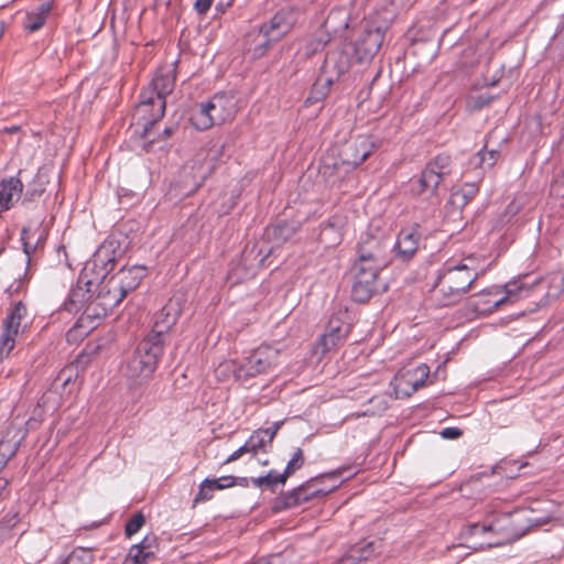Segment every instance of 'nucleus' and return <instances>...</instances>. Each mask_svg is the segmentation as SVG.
<instances>
[{
  "instance_id": "obj_42",
  "label": "nucleus",
  "mask_w": 564,
  "mask_h": 564,
  "mask_svg": "<svg viewBox=\"0 0 564 564\" xmlns=\"http://www.w3.org/2000/svg\"><path fill=\"white\" fill-rule=\"evenodd\" d=\"M492 100V97L489 96V95H478V96H473L470 97V101L473 102V108L475 109H480L485 106H487L490 101Z\"/></svg>"
},
{
  "instance_id": "obj_24",
  "label": "nucleus",
  "mask_w": 564,
  "mask_h": 564,
  "mask_svg": "<svg viewBox=\"0 0 564 564\" xmlns=\"http://www.w3.org/2000/svg\"><path fill=\"white\" fill-rule=\"evenodd\" d=\"M23 184L18 177L0 182V213L9 210L21 197Z\"/></svg>"
},
{
  "instance_id": "obj_6",
  "label": "nucleus",
  "mask_w": 564,
  "mask_h": 564,
  "mask_svg": "<svg viewBox=\"0 0 564 564\" xmlns=\"http://www.w3.org/2000/svg\"><path fill=\"white\" fill-rule=\"evenodd\" d=\"M503 290L505 295L499 297L501 293L499 288L478 293L470 299L469 305L477 314H488L506 303H514L529 296L531 288L521 280H516L507 283Z\"/></svg>"
},
{
  "instance_id": "obj_19",
  "label": "nucleus",
  "mask_w": 564,
  "mask_h": 564,
  "mask_svg": "<svg viewBox=\"0 0 564 564\" xmlns=\"http://www.w3.org/2000/svg\"><path fill=\"white\" fill-rule=\"evenodd\" d=\"M158 539L155 535H147L143 540L130 547L123 564H149L155 558L158 552Z\"/></svg>"
},
{
  "instance_id": "obj_48",
  "label": "nucleus",
  "mask_w": 564,
  "mask_h": 564,
  "mask_svg": "<svg viewBox=\"0 0 564 564\" xmlns=\"http://www.w3.org/2000/svg\"><path fill=\"white\" fill-rule=\"evenodd\" d=\"M238 452L240 453V456H242L245 454H250V449H249L247 442L238 448Z\"/></svg>"
},
{
  "instance_id": "obj_2",
  "label": "nucleus",
  "mask_w": 564,
  "mask_h": 564,
  "mask_svg": "<svg viewBox=\"0 0 564 564\" xmlns=\"http://www.w3.org/2000/svg\"><path fill=\"white\" fill-rule=\"evenodd\" d=\"M175 86V70L172 67L160 68L148 88L140 95V102L137 106V116L147 119L143 123L142 135L149 137L152 126L159 121L165 110V98Z\"/></svg>"
},
{
  "instance_id": "obj_16",
  "label": "nucleus",
  "mask_w": 564,
  "mask_h": 564,
  "mask_svg": "<svg viewBox=\"0 0 564 564\" xmlns=\"http://www.w3.org/2000/svg\"><path fill=\"white\" fill-rule=\"evenodd\" d=\"M375 144L369 137L358 135L350 139L340 150L339 155L344 158L352 169L361 164L373 151Z\"/></svg>"
},
{
  "instance_id": "obj_37",
  "label": "nucleus",
  "mask_w": 564,
  "mask_h": 564,
  "mask_svg": "<svg viewBox=\"0 0 564 564\" xmlns=\"http://www.w3.org/2000/svg\"><path fill=\"white\" fill-rule=\"evenodd\" d=\"M500 153L497 150H480L478 152L479 163L482 167H491L495 165Z\"/></svg>"
},
{
  "instance_id": "obj_52",
  "label": "nucleus",
  "mask_w": 564,
  "mask_h": 564,
  "mask_svg": "<svg viewBox=\"0 0 564 564\" xmlns=\"http://www.w3.org/2000/svg\"><path fill=\"white\" fill-rule=\"evenodd\" d=\"M334 474L340 476L343 474V471H341V469H338V470L334 471Z\"/></svg>"
},
{
  "instance_id": "obj_46",
  "label": "nucleus",
  "mask_w": 564,
  "mask_h": 564,
  "mask_svg": "<svg viewBox=\"0 0 564 564\" xmlns=\"http://www.w3.org/2000/svg\"><path fill=\"white\" fill-rule=\"evenodd\" d=\"M240 457H241L240 453L238 452V449H236L231 455H229L227 457V459L225 460V464L232 463V462L239 459Z\"/></svg>"
},
{
  "instance_id": "obj_13",
  "label": "nucleus",
  "mask_w": 564,
  "mask_h": 564,
  "mask_svg": "<svg viewBox=\"0 0 564 564\" xmlns=\"http://www.w3.org/2000/svg\"><path fill=\"white\" fill-rule=\"evenodd\" d=\"M387 243L381 237L366 235L358 245V264L377 267L386 265Z\"/></svg>"
},
{
  "instance_id": "obj_36",
  "label": "nucleus",
  "mask_w": 564,
  "mask_h": 564,
  "mask_svg": "<svg viewBox=\"0 0 564 564\" xmlns=\"http://www.w3.org/2000/svg\"><path fill=\"white\" fill-rule=\"evenodd\" d=\"M145 518L141 512L133 514V517L127 522L124 533L128 538L135 534L144 524Z\"/></svg>"
},
{
  "instance_id": "obj_14",
  "label": "nucleus",
  "mask_w": 564,
  "mask_h": 564,
  "mask_svg": "<svg viewBox=\"0 0 564 564\" xmlns=\"http://www.w3.org/2000/svg\"><path fill=\"white\" fill-rule=\"evenodd\" d=\"M383 39L384 34L379 26L366 28L354 44L357 61H370L378 53Z\"/></svg>"
},
{
  "instance_id": "obj_27",
  "label": "nucleus",
  "mask_w": 564,
  "mask_h": 564,
  "mask_svg": "<svg viewBox=\"0 0 564 564\" xmlns=\"http://www.w3.org/2000/svg\"><path fill=\"white\" fill-rule=\"evenodd\" d=\"M373 554V542H362L352 546L349 552L340 558L339 564H355L356 562L367 561Z\"/></svg>"
},
{
  "instance_id": "obj_22",
  "label": "nucleus",
  "mask_w": 564,
  "mask_h": 564,
  "mask_svg": "<svg viewBox=\"0 0 564 564\" xmlns=\"http://www.w3.org/2000/svg\"><path fill=\"white\" fill-rule=\"evenodd\" d=\"M144 276L145 267L133 265L129 268H122L119 270V272L111 276L115 281L113 289L116 290V288L119 286L127 295L140 284Z\"/></svg>"
},
{
  "instance_id": "obj_11",
  "label": "nucleus",
  "mask_w": 564,
  "mask_h": 564,
  "mask_svg": "<svg viewBox=\"0 0 564 564\" xmlns=\"http://www.w3.org/2000/svg\"><path fill=\"white\" fill-rule=\"evenodd\" d=\"M452 172V159L447 154L436 155L423 170L420 178V192L434 193L443 180Z\"/></svg>"
},
{
  "instance_id": "obj_40",
  "label": "nucleus",
  "mask_w": 564,
  "mask_h": 564,
  "mask_svg": "<svg viewBox=\"0 0 564 564\" xmlns=\"http://www.w3.org/2000/svg\"><path fill=\"white\" fill-rule=\"evenodd\" d=\"M326 42H327V40L324 39V36H322V35L316 39L310 40L304 47V54L306 56H311L312 54L322 50L324 47V45L326 44Z\"/></svg>"
},
{
  "instance_id": "obj_1",
  "label": "nucleus",
  "mask_w": 564,
  "mask_h": 564,
  "mask_svg": "<svg viewBox=\"0 0 564 564\" xmlns=\"http://www.w3.org/2000/svg\"><path fill=\"white\" fill-rule=\"evenodd\" d=\"M473 258L460 262L447 261L440 269L433 288L435 301L441 306L458 303L478 279Z\"/></svg>"
},
{
  "instance_id": "obj_39",
  "label": "nucleus",
  "mask_w": 564,
  "mask_h": 564,
  "mask_svg": "<svg viewBox=\"0 0 564 564\" xmlns=\"http://www.w3.org/2000/svg\"><path fill=\"white\" fill-rule=\"evenodd\" d=\"M209 484L214 490H223L235 486L237 479L234 476H223L217 479H209Z\"/></svg>"
},
{
  "instance_id": "obj_15",
  "label": "nucleus",
  "mask_w": 564,
  "mask_h": 564,
  "mask_svg": "<svg viewBox=\"0 0 564 564\" xmlns=\"http://www.w3.org/2000/svg\"><path fill=\"white\" fill-rule=\"evenodd\" d=\"M180 313L178 303L171 299L155 315L152 332L147 337H155V339L164 344V335L176 324Z\"/></svg>"
},
{
  "instance_id": "obj_38",
  "label": "nucleus",
  "mask_w": 564,
  "mask_h": 564,
  "mask_svg": "<svg viewBox=\"0 0 564 564\" xmlns=\"http://www.w3.org/2000/svg\"><path fill=\"white\" fill-rule=\"evenodd\" d=\"M214 489L209 484V478L204 479L199 485V490L194 499V502L207 501L213 498Z\"/></svg>"
},
{
  "instance_id": "obj_9",
  "label": "nucleus",
  "mask_w": 564,
  "mask_h": 564,
  "mask_svg": "<svg viewBox=\"0 0 564 564\" xmlns=\"http://www.w3.org/2000/svg\"><path fill=\"white\" fill-rule=\"evenodd\" d=\"M429 376L430 368L425 364L399 370L391 381L395 398L411 397L425 384Z\"/></svg>"
},
{
  "instance_id": "obj_45",
  "label": "nucleus",
  "mask_w": 564,
  "mask_h": 564,
  "mask_svg": "<svg viewBox=\"0 0 564 564\" xmlns=\"http://www.w3.org/2000/svg\"><path fill=\"white\" fill-rule=\"evenodd\" d=\"M267 480L268 479L265 478V476H260L257 478H252L251 482L253 486L262 488V487H267Z\"/></svg>"
},
{
  "instance_id": "obj_50",
  "label": "nucleus",
  "mask_w": 564,
  "mask_h": 564,
  "mask_svg": "<svg viewBox=\"0 0 564 564\" xmlns=\"http://www.w3.org/2000/svg\"><path fill=\"white\" fill-rule=\"evenodd\" d=\"M173 132H174V129H173V128H171V127H170V128H165V129L163 130V137H164V139H166V138H169L170 135H172V134H173Z\"/></svg>"
},
{
  "instance_id": "obj_26",
  "label": "nucleus",
  "mask_w": 564,
  "mask_h": 564,
  "mask_svg": "<svg viewBox=\"0 0 564 564\" xmlns=\"http://www.w3.org/2000/svg\"><path fill=\"white\" fill-rule=\"evenodd\" d=\"M51 10L52 4L50 2H44L34 10L26 12L23 22L24 30L31 33L39 31L44 25Z\"/></svg>"
},
{
  "instance_id": "obj_7",
  "label": "nucleus",
  "mask_w": 564,
  "mask_h": 564,
  "mask_svg": "<svg viewBox=\"0 0 564 564\" xmlns=\"http://www.w3.org/2000/svg\"><path fill=\"white\" fill-rule=\"evenodd\" d=\"M280 350L270 345H261L246 357L235 369L237 380L245 381L258 375L268 373L280 364Z\"/></svg>"
},
{
  "instance_id": "obj_49",
  "label": "nucleus",
  "mask_w": 564,
  "mask_h": 564,
  "mask_svg": "<svg viewBox=\"0 0 564 564\" xmlns=\"http://www.w3.org/2000/svg\"><path fill=\"white\" fill-rule=\"evenodd\" d=\"M19 130H20V128H19L18 126H11V127H6V128L3 129V132H4V133H10V134H11V133H15V132H18Z\"/></svg>"
},
{
  "instance_id": "obj_30",
  "label": "nucleus",
  "mask_w": 564,
  "mask_h": 564,
  "mask_svg": "<svg viewBox=\"0 0 564 564\" xmlns=\"http://www.w3.org/2000/svg\"><path fill=\"white\" fill-rule=\"evenodd\" d=\"M333 84L334 83H327V78L319 75L312 88L308 98L306 99V102L312 104L324 100L328 95Z\"/></svg>"
},
{
  "instance_id": "obj_17",
  "label": "nucleus",
  "mask_w": 564,
  "mask_h": 564,
  "mask_svg": "<svg viewBox=\"0 0 564 564\" xmlns=\"http://www.w3.org/2000/svg\"><path fill=\"white\" fill-rule=\"evenodd\" d=\"M26 437V430L11 423L0 440V471L6 467L18 452L20 445Z\"/></svg>"
},
{
  "instance_id": "obj_3",
  "label": "nucleus",
  "mask_w": 564,
  "mask_h": 564,
  "mask_svg": "<svg viewBox=\"0 0 564 564\" xmlns=\"http://www.w3.org/2000/svg\"><path fill=\"white\" fill-rule=\"evenodd\" d=\"M163 351V343L155 337L141 340L123 366L127 379L134 386L148 382L155 372Z\"/></svg>"
},
{
  "instance_id": "obj_41",
  "label": "nucleus",
  "mask_w": 564,
  "mask_h": 564,
  "mask_svg": "<svg viewBox=\"0 0 564 564\" xmlns=\"http://www.w3.org/2000/svg\"><path fill=\"white\" fill-rule=\"evenodd\" d=\"M265 478L268 479L267 488L273 489L276 485L284 484L285 480L288 479V476L284 473L280 474L275 470H270L265 475Z\"/></svg>"
},
{
  "instance_id": "obj_34",
  "label": "nucleus",
  "mask_w": 564,
  "mask_h": 564,
  "mask_svg": "<svg viewBox=\"0 0 564 564\" xmlns=\"http://www.w3.org/2000/svg\"><path fill=\"white\" fill-rule=\"evenodd\" d=\"M17 336V334H13V332L3 326L2 334L0 335V359L7 358L10 355L15 346Z\"/></svg>"
},
{
  "instance_id": "obj_18",
  "label": "nucleus",
  "mask_w": 564,
  "mask_h": 564,
  "mask_svg": "<svg viewBox=\"0 0 564 564\" xmlns=\"http://www.w3.org/2000/svg\"><path fill=\"white\" fill-rule=\"evenodd\" d=\"M349 67L350 58L348 54L341 50H333L325 57L321 75L327 78V83H335Z\"/></svg>"
},
{
  "instance_id": "obj_4",
  "label": "nucleus",
  "mask_w": 564,
  "mask_h": 564,
  "mask_svg": "<svg viewBox=\"0 0 564 564\" xmlns=\"http://www.w3.org/2000/svg\"><path fill=\"white\" fill-rule=\"evenodd\" d=\"M237 100L234 95L216 94L209 100L193 108L191 122L195 129L204 131L235 118Z\"/></svg>"
},
{
  "instance_id": "obj_12",
  "label": "nucleus",
  "mask_w": 564,
  "mask_h": 564,
  "mask_svg": "<svg viewBox=\"0 0 564 564\" xmlns=\"http://www.w3.org/2000/svg\"><path fill=\"white\" fill-rule=\"evenodd\" d=\"M381 269L377 267L355 264V281L351 286V296L355 302L365 303L377 290L378 274Z\"/></svg>"
},
{
  "instance_id": "obj_32",
  "label": "nucleus",
  "mask_w": 564,
  "mask_h": 564,
  "mask_svg": "<svg viewBox=\"0 0 564 564\" xmlns=\"http://www.w3.org/2000/svg\"><path fill=\"white\" fill-rule=\"evenodd\" d=\"M308 500V495L306 490L302 487H299L296 489H293L292 491L284 495L280 502L282 503V507L285 509L296 507L305 501Z\"/></svg>"
},
{
  "instance_id": "obj_5",
  "label": "nucleus",
  "mask_w": 564,
  "mask_h": 564,
  "mask_svg": "<svg viewBox=\"0 0 564 564\" xmlns=\"http://www.w3.org/2000/svg\"><path fill=\"white\" fill-rule=\"evenodd\" d=\"M511 522L509 514H501L491 521L467 525L463 531V535L466 539L485 538L480 541H470L468 546L475 551L500 546L516 535L512 531Z\"/></svg>"
},
{
  "instance_id": "obj_8",
  "label": "nucleus",
  "mask_w": 564,
  "mask_h": 564,
  "mask_svg": "<svg viewBox=\"0 0 564 564\" xmlns=\"http://www.w3.org/2000/svg\"><path fill=\"white\" fill-rule=\"evenodd\" d=\"M294 25L293 14L290 11L281 10L276 12L269 22L263 23L257 35V45L253 47L252 55L259 58L264 55L267 50L275 42L286 35Z\"/></svg>"
},
{
  "instance_id": "obj_25",
  "label": "nucleus",
  "mask_w": 564,
  "mask_h": 564,
  "mask_svg": "<svg viewBox=\"0 0 564 564\" xmlns=\"http://www.w3.org/2000/svg\"><path fill=\"white\" fill-rule=\"evenodd\" d=\"M278 429L279 425L274 429H260L253 432L246 441L249 446L250 454L257 455L260 452L267 453L272 447V442Z\"/></svg>"
},
{
  "instance_id": "obj_33",
  "label": "nucleus",
  "mask_w": 564,
  "mask_h": 564,
  "mask_svg": "<svg viewBox=\"0 0 564 564\" xmlns=\"http://www.w3.org/2000/svg\"><path fill=\"white\" fill-rule=\"evenodd\" d=\"M477 193L478 186L475 183H467L459 191L455 192L452 195V200L454 204H459L464 206L470 199H473Z\"/></svg>"
},
{
  "instance_id": "obj_28",
  "label": "nucleus",
  "mask_w": 564,
  "mask_h": 564,
  "mask_svg": "<svg viewBox=\"0 0 564 564\" xmlns=\"http://www.w3.org/2000/svg\"><path fill=\"white\" fill-rule=\"evenodd\" d=\"M26 315V307L22 302H18L8 314L3 322V326L13 334H19L21 329V323Z\"/></svg>"
},
{
  "instance_id": "obj_35",
  "label": "nucleus",
  "mask_w": 564,
  "mask_h": 564,
  "mask_svg": "<svg viewBox=\"0 0 564 564\" xmlns=\"http://www.w3.org/2000/svg\"><path fill=\"white\" fill-rule=\"evenodd\" d=\"M304 464V455L303 451L301 448H297L294 453L292 458L288 462L286 467L284 469V474L290 477L293 475L296 470H299Z\"/></svg>"
},
{
  "instance_id": "obj_10",
  "label": "nucleus",
  "mask_w": 564,
  "mask_h": 564,
  "mask_svg": "<svg viewBox=\"0 0 564 564\" xmlns=\"http://www.w3.org/2000/svg\"><path fill=\"white\" fill-rule=\"evenodd\" d=\"M113 284L115 281L111 276L109 279H102L96 299L86 310L88 316H106L127 296L119 286H117L115 291Z\"/></svg>"
},
{
  "instance_id": "obj_21",
  "label": "nucleus",
  "mask_w": 564,
  "mask_h": 564,
  "mask_svg": "<svg viewBox=\"0 0 564 564\" xmlns=\"http://www.w3.org/2000/svg\"><path fill=\"white\" fill-rule=\"evenodd\" d=\"M421 235L416 227L402 229L397 238L395 251L397 257L402 261L410 260L417 251Z\"/></svg>"
},
{
  "instance_id": "obj_20",
  "label": "nucleus",
  "mask_w": 564,
  "mask_h": 564,
  "mask_svg": "<svg viewBox=\"0 0 564 564\" xmlns=\"http://www.w3.org/2000/svg\"><path fill=\"white\" fill-rule=\"evenodd\" d=\"M352 169L345 162L343 156H336L335 153H327L322 158L319 165V175L329 184L340 181L346 173Z\"/></svg>"
},
{
  "instance_id": "obj_47",
  "label": "nucleus",
  "mask_w": 564,
  "mask_h": 564,
  "mask_svg": "<svg viewBox=\"0 0 564 564\" xmlns=\"http://www.w3.org/2000/svg\"><path fill=\"white\" fill-rule=\"evenodd\" d=\"M26 235H28V230L26 229H23L22 230V240H23V245H24V251L25 253H30V246H29V242H26Z\"/></svg>"
},
{
  "instance_id": "obj_44",
  "label": "nucleus",
  "mask_w": 564,
  "mask_h": 564,
  "mask_svg": "<svg viewBox=\"0 0 564 564\" xmlns=\"http://www.w3.org/2000/svg\"><path fill=\"white\" fill-rule=\"evenodd\" d=\"M441 435L444 438H457L462 435V432L456 427H446L441 432Z\"/></svg>"
},
{
  "instance_id": "obj_29",
  "label": "nucleus",
  "mask_w": 564,
  "mask_h": 564,
  "mask_svg": "<svg viewBox=\"0 0 564 564\" xmlns=\"http://www.w3.org/2000/svg\"><path fill=\"white\" fill-rule=\"evenodd\" d=\"M325 26L328 30L337 32L348 26V17L345 9H334L325 20Z\"/></svg>"
},
{
  "instance_id": "obj_51",
  "label": "nucleus",
  "mask_w": 564,
  "mask_h": 564,
  "mask_svg": "<svg viewBox=\"0 0 564 564\" xmlns=\"http://www.w3.org/2000/svg\"><path fill=\"white\" fill-rule=\"evenodd\" d=\"M286 230H289V228L286 226H278L274 228V232L279 234V235H282V232L286 231Z\"/></svg>"
},
{
  "instance_id": "obj_23",
  "label": "nucleus",
  "mask_w": 564,
  "mask_h": 564,
  "mask_svg": "<svg viewBox=\"0 0 564 564\" xmlns=\"http://www.w3.org/2000/svg\"><path fill=\"white\" fill-rule=\"evenodd\" d=\"M350 332V325L338 318H332L328 323L326 332L321 337L323 351L335 348Z\"/></svg>"
},
{
  "instance_id": "obj_43",
  "label": "nucleus",
  "mask_w": 564,
  "mask_h": 564,
  "mask_svg": "<svg viewBox=\"0 0 564 564\" xmlns=\"http://www.w3.org/2000/svg\"><path fill=\"white\" fill-rule=\"evenodd\" d=\"M214 0H195L194 9L198 14H205L212 7Z\"/></svg>"
},
{
  "instance_id": "obj_31",
  "label": "nucleus",
  "mask_w": 564,
  "mask_h": 564,
  "mask_svg": "<svg viewBox=\"0 0 564 564\" xmlns=\"http://www.w3.org/2000/svg\"><path fill=\"white\" fill-rule=\"evenodd\" d=\"M95 553L91 549L75 547L65 558L64 564H94Z\"/></svg>"
}]
</instances>
